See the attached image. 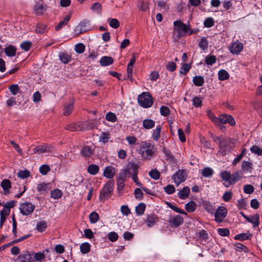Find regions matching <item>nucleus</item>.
<instances>
[{
  "label": "nucleus",
  "instance_id": "4",
  "mask_svg": "<svg viewBox=\"0 0 262 262\" xmlns=\"http://www.w3.org/2000/svg\"><path fill=\"white\" fill-rule=\"evenodd\" d=\"M174 29L177 30L179 34L181 36H185L186 33L189 30V35H191L193 33V31H191L188 26L183 23L180 20H176L173 23Z\"/></svg>",
  "mask_w": 262,
  "mask_h": 262
},
{
  "label": "nucleus",
  "instance_id": "6",
  "mask_svg": "<svg viewBox=\"0 0 262 262\" xmlns=\"http://www.w3.org/2000/svg\"><path fill=\"white\" fill-rule=\"evenodd\" d=\"M53 147L50 144H43L33 149V154H43L49 152L53 150Z\"/></svg>",
  "mask_w": 262,
  "mask_h": 262
},
{
  "label": "nucleus",
  "instance_id": "18",
  "mask_svg": "<svg viewBox=\"0 0 262 262\" xmlns=\"http://www.w3.org/2000/svg\"><path fill=\"white\" fill-rule=\"evenodd\" d=\"M1 186L4 190V193L7 195L10 193L9 189L11 187V182L8 179L3 180L1 184Z\"/></svg>",
  "mask_w": 262,
  "mask_h": 262
},
{
  "label": "nucleus",
  "instance_id": "12",
  "mask_svg": "<svg viewBox=\"0 0 262 262\" xmlns=\"http://www.w3.org/2000/svg\"><path fill=\"white\" fill-rule=\"evenodd\" d=\"M243 49V44L238 40L234 41L233 43H232L230 48V52L232 54H239L242 51Z\"/></svg>",
  "mask_w": 262,
  "mask_h": 262
},
{
  "label": "nucleus",
  "instance_id": "64",
  "mask_svg": "<svg viewBox=\"0 0 262 262\" xmlns=\"http://www.w3.org/2000/svg\"><path fill=\"white\" fill-rule=\"evenodd\" d=\"M232 195V193L230 191H227L224 193V194L222 196V199H223V200L224 201L228 202L231 199Z\"/></svg>",
  "mask_w": 262,
  "mask_h": 262
},
{
  "label": "nucleus",
  "instance_id": "21",
  "mask_svg": "<svg viewBox=\"0 0 262 262\" xmlns=\"http://www.w3.org/2000/svg\"><path fill=\"white\" fill-rule=\"evenodd\" d=\"M242 171H237L231 174L230 185L235 183L237 181L239 180L242 177Z\"/></svg>",
  "mask_w": 262,
  "mask_h": 262
},
{
  "label": "nucleus",
  "instance_id": "57",
  "mask_svg": "<svg viewBox=\"0 0 262 262\" xmlns=\"http://www.w3.org/2000/svg\"><path fill=\"white\" fill-rule=\"evenodd\" d=\"M199 47L203 50H206L207 49L208 42L205 37H202L201 38V41L199 42Z\"/></svg>",
  "mask_w": 262,
  "mask_h": 262
},
{
  "label": "nucleus",
  "instance_id": "62",
  "mask_svg": "<svg viewBox=\"0 0 262 262\" xmlns=\"http://www.w3.org/2000/svg\"><path fill=\"white\" fill-rule=\"evenodd\" d=\"M192 101H193V105L196 107H199L202 105V100L200 97H194Z\"/></svg>",
  "mask_w": 262,
  "mask_h": 262
},
{
  "label": "nucleus",
  "instance_id": "49",
  "mask_svg": "<svg viewBox=\"0 0 262 262\" xmlns=\"http://www.w3.org/2000/svg\"><path fill=\"white\" fill-rule=\"evenodd\" d=\"M109 21V25L114 29H117L119 27V22L118 19L116 18H109L108 19Z\"/></svg>",
  "mask_w": 262,
  "mask_h": 262
},
{
  "label": "nucleus",
  "instance_id": "1",
  "mask_svg": "<svg viewBox=\"0 0 262 262\" xmlns=\"http://www.w3.org/2000/svg\"><path fill=\"white\" fill-rule=\"evenodd\" d=\"M156 148L150 142H142L139 150L141 157L146 160H150L156 155Z\"/></svg>",
  "mask_w": 262,
  "mask_h": 262
},
{
  "label": "nucleus",
  "instance_id": "9",
  "mask_svg": "<svg viewBox=\"0 0 262 262\" xmlns=\"http://www.w3.org/2000/svg\"><path fill=\"white\" fill-rule=\"evenodd\" d=\"M218 125L220 124H226L228 123L230 125L233 126L235 124V121L234 119L229 115L223 114L219 117Z\"/></svg>",
  "mask_w": 262,
  "mask_h": 262
},
{
  "label": "nucleus",
  "instance_id": "48",
  "mask_svg": "<svg viewBox=\"0 0 262 262\" xmlns=\"http://www.w3.org/2000/svg\"><path fill=\"white\" fill-rule=\"evenodd\" d=\"M99 218V215L95 211L92 212L89 215L90 222L92 224L96 223L98 221Z\"/></svg>",
  "mask_w": 262,
  "mask_h": 262
},
{
  "label": "nucleus",
  "instance_id": "19",
  "mask_svg": "<svg viewBox=\"0 0 262 262\" xmlns=\"http://www.w3.org/2000/svg\"><path fill=\"white\" fill-rule=\"evenodd\" d=\"M46 10V7L42 4L36 3L34 6V11L36 15H42Z\"/></svg>",
  "mask_w": 262,
  "mask_h": 262
},
{
  "label": "nucleus",
  "instance_id": "50",
  "mask_svg": "<svg viewBox=\"0 0 262 262\" xmlns=\"http://www.w3.org/2000/svg\"><path fill=\"white\" fill-rule=\"evenodd\" d=\"M206 63L208 65L211 66L216 62V57L213 55H209L206 57Z\"/></svg>",
  "mask_w": 262,
  "mask_h": 262
},
{
  "label": "nucleus",
  "instance_id": "26",
  "mask_svg": "<svg viewBox=\"0 0 262 262\" xmlns=\"http://www.w3.org/2000/svg\"><path fill=\"white\" fill-rule=\"evenodd\" d=\"M193 84L197 86H201L204 83V78L201 76H195L192 79Z\"/></svg>",
  "mask_w": 262,
  "mask_h": 262
},
{
  "label": "nucleus",
  "instance_id": "16",
  "mask_svg": "<svg viewBox=\"0 0 262 262\" xmlns=\"http://www.w3.org/2000/svg\"><path fill=\"white\" fill-rule=\"evenodd\" d=\"M158 221L157 215L154 214H148L146 220V223L148 227L153 226Z\"/></svg>",
  "mask_w": 262,
  "mask_h": 262
},
{
  "label": "nucleus",
  "instance_id": "27",
  "mask_svg": "<svg viewBox=\"0 0 262 262\" xmlns=\"http://www.w3.org/2000/svg\"><path fill=\"white\" fill-rule=\"evenodd\" d=\"M59 57L60 61L64 64L68 63L71 60V56L66 53H60Z\"/></svg>",
  "mask_w": 262,
  "mask_h": 262
},
{
  "label": "nucleus",
  "instance_id": "32",
  "mask_svg": "<svg viewBox=\"0 0 262 262\" xmlns=\"http://www.w3.org/2000/svg\"><path fill=\"white\" fill-rule=\"evenodd\" d=\"M99 166L95 164H91L88 167V172L92 175H95L99 172Z\"/></svg>",
  "mask_w": 262,
  "mask_h": 262
},
{
  "label": "nucleus",
  "instance_id": "63",
  "mask_svg": "<svg viewBox=\"0 0 262 262\" xmlns=\"http://www.w3.org/2000/svg\"><path fill=\"white\" fill-rule=\"evenodd\" d=\"M165 191L167 194H172L175 191V188L172 185H168L164 188Z\"/></svg>",
  "mask_w": 262,
  "mask_h": 262
},
{
  "label": "nucleus",
  "instance_id": "17",
  "mask_svg": "<svg viewBox=\"0 0 262 262\" xmlns=\"http://www.w3.org/2000/svg\"><path fill=\"white\" fill-rule=\"evenodd\" d=\"M80 153L84 158H89L93 154V149L89 146H84L81 149Z\"/></svg>",
  "mask_w": 262,
  "mask_h": 262
},
{
  "label": "nucleus",
  "instance_id": "2",
  "mask_svg": "<svg viewBox=\"0 0 262 262\" xmlns=\"http://www.w3.org/2000/svg\"><path fill=\"white\" fill-rule=\"evenodd\" d=\"M114 187V182L113 181H109L106 183L100 192L99 195L100 199L103 201L108 199L111 196Z\"/></svg>",
  "mask_w": 262,
  "mask_h": 262
},
{
  "label": "nucleus",
  "instance_id": "5",
  "mask_svg": "<svg viewBox=\"0 0 262 262\" xmlns=\"http://www.w3.org/2000/svg\"><path fill=\"white\" fill-rule=\"evenodd\" d=\"M172 179L175 184L178 186L179 184L185 181L186 179V174L184 170H179L173 174Z\"/></svg>",
  "mask_w": 262,
  "mask_h": 262
},
{
  "label": "nucleus",
  "instance_id": "55",
  "mask_svg": "<svg viewBox=\"0 0 262 262\" xmlns=\"http://www.w3.org/2000/svg\"><path fill=\"white\" fill-rule=\"evenodd\" d=\"M50 170V166L46 164L41 165L39 168V172L43 175L47 174Z\"/></svg>",
  "mask_w": 262,
  "mask_h": 262
},
{
  "label": "nucleus",
  "instance_id": "58",
  "mask_svg": "<svg viewBox=\"0 0 262 262\" xmlns=\"http://www.w3.org/2000/svg\"><path fill=\"white\" fill-rule=\"evenodd\" d=\"M254 190V187L250 184L245 185L244 186V191L247 194H251Z\"/></svg>",
  "mask_w": 262,
  "mask_h": 262
},
{
  "label": "nucleus",
  "instance_id": "23",
  "mask_svg": "<svg viewBox=\"0 0 262 262\" xmlns=\"http://www.w3.org/2000/svg\"><path fill=\"white\" fill-rule=\"evenodd\" d=\"M114 59L110 56H103L100 60V63L102 66H107L112 64Z\"/></svg>",
  "mask_w": 262,
  "mask_h": 262
},
{
  "label": "nucleus",
  "instance_id": "36",
  "mask_svg": "<svg viewBox=\"0 0 262 262\" xmlns=\"http://www.w3.org/2000/svg\"><path fill=\"white\" fill-rule=\"evenodd\" d=\"M6 54L9 57H13L15 55L16 49L12 46L6 48L5 50Z\"/></svg>",
  "mask_w": 262,
  "mask_h": 262
},
{
  "label": "nucleus",
  "instance_id": "44",
  "mask_svg": "<svg viewBox=\"0 0 262 262\" xmlns=\"http://www.w3.org/2000/svg\"><path fill=\"white\" fill-rule=\"evenodd\" d=\"M219 79L220 80H225L229 78V75L228 72L225 70H221L218 73Z\"/></svg>",
  "mask_w": 262,
  "mask_h": 262
},
{
  "label": "nucleus",
  "instance_id": "28",
  "mask_svg": "<svg viewBox=\"0 0 262 262\" xmlns=\"http://www.w3.org/2000/svg\"><path fill=\"white\" fill-rule=\"evenodd\" d=\"M173 227H177L183 223V217L179 215L176 216L171 221ZM172 227V226H171Z\"/></svg>",
  "mask_w": 262,
  "mask_h": 262
},
{
  "label": "nucleus",
  "instance_id": "33",
  "mask_svg": "<svg viewBox=\"0 0 262 262\" xmlns=\"http://www.w3.org/2000/svg\"><path fill=\"white\" fill-rule=\"evenodd\" d=\"M203 208L205 210L208 211L210 213H213L214 210V207L208 201H204L203 203Z\"/></svg>",
  "mask_w": 262,
  "mask_h": 262
},
{
  "label": "nucleus",
  "instance_id": "24",
  "mask_svg": "<svg viewBox=\"0 0 262 262\" xmlns=\"http://www.w3.org/2000/svg\"><path fill=\"white\" fill-rule=\"evenodd\" d=\"M71 18L70 15H67L63 19L62 21H60L55 28V29L56 31H59L61 29H62L64 26H66L69 21L70 20Z\"/></svg>",
  "mask_w": 262,
  "mask_h": 262
},
{
  "label": "nucleus",
  "instance_id": "59",
  "mask_svg": "<svg viewBox=\"0 0 262 262\" xmlns=\"http://www.w3.org/2000/svg\"><path fill=\"white\" fill-rule=\"evenodd\" d=\"M157 5L160 10H163L165 11H167L169 9L168 6L166 4V3L162 1H158L157 2Z\"/></svg>",
  "mask_w": 262,
  "mask_h": 262
},
{
  "label": "nucleus",
  "instance_id": "7",
  "mask_svg": "<svg viewBox=\"0 0 262 262\" xmlns=\"http://www.w3.org/2000/svg\"><path fill=\"white\" fill-rule=\"evenodd\" d=\"M227 214V210L225 207L223 206L219 207L214 214L215 221L218 223L222 222L223 219L226 216Z\"/></svg>",
  "mask_w": 262,
  "mask_h": 262
},
{
  "label": "nucleus",
  "instance_id": "20",
  "mask_svg": "<svg viewBox=\"0 0 262 262\" xmlns=\"http://www.w3.org/2000/svg\"><path fill=\"white\" fill-rule=\"evenodd\" d=\"M190 193V188L188 186H185L180 190L178 193V196L183 200L187 198Z\"/></svg>",
  "mask_w": 262,
  "mask_h": 262
},
{
  "label": "nucleus",
  "instance_id": "51",
  "mask_svg": "<svg viewBox=\"0 0 262 262\" xmlns=\"http://www.w3.org/2000/svg\"><path fill=\"white\" fill-rule=\"evenodd\" d=\"M85 23L81 22L79 24V25L76 27L75 29V31L78 32L79 34L84 33L87 31V30L85 28Z\"/></svg>",
  "mask_w": 262,
  "mask_h": 262
},
{
  "label": "nucleus",
  "instance_id": "3",
  "mask_svg": "<svg viewBox=\"0 0 262 262\" xmlns=\"http://www.w3.org/2000/svg\"><path fill=\"white\" fill-rule=\"evenodd\" d=\"M140 105L144 108L150 107L153 104V99L149 93L144 92L138 97Z\"/></svg>",
  "mask_w": 262,
  "mask_h": 262
},
{
  "label": "nucleus",
  "instance_id": "52",
  "mask_svg": "<svg viewBox=\"0 0 262 262\" xmlns=\"http://www.w3.org/2000/svg\"><path fill=\"white\" fill-rule=\"evenodd\" d=\"M85 50V46L82 43H79L75 45V50L78 54L82 53Z\"/></svg>",
  "mask_w": 262,
  "mask_h": 262
},
{
  "label": "nucleus",
  "instance_id": "8",
  "mask_svg": "<svg viewBox=\"0 0 262 262\" xmlns=\"http://www.w3.org/2000/svg\"><path fill=\"white\" fill-rule=\"evenodd\" d=\"M34 209V205L28 202L22 204L20 207V212L26 215L32 214Z\"/></svg>",
  "mask_w": 262,
  "mask_h": 262
},
{
  "label": "nucleus",
  "instance_id": "34",
  "mask_svg": "<svg viewBox=\"0 0 262 262\" xmlns=\"http://www.w3.org/2000/svg\"><path fill=\"white\" fill-rule=\"evenodd\" d=\"M252 237V234L249 233H241L237 234L235 236L234 239L239 241H244L249 239Z\"/></svg>",
  "mask_w": 262,
  "mask_h": 262
},
{
  "label": "nucleus",
  "instance_id": "22",
  "mask_svg": "<svg viewBox=\"0 0 262 262\" xmlns=\"http://www.w3.org/2000/svg\"><path fill=\"white\" fill-rule=\"evenodd\" d=\"M259 216L258 214H255L254 215L251 216L250 217L248 216L246 220L253 224V227H257L259 225Z\"/></svg>",
  "mask_w": 262,
  "mask_h": 262
},
{
  "label": "nucleus",
  "instance_id": "38",
  "mask_svg": "<svg viewBox=\"0 0 262 262\" xmlns=\"http://www.w3.org/2000/svg\"><path fill=\"white\" fill-rule=\"evenodd\" d=\"M145 204L143 203H141L138 205L136 207V213L138 215H141L143 214L145 210Z\"/></svg>",
  "mask_w": 262,
  "mask_h": 262
},
{
  "label": "nucleus",
  "instance_id": "61",
  "mask_svg": "<svg viewBox=\"0 0 262 262\" xmlns=\"http://www.w3.org/2000/svg\"><path fill=\"white\" fill-rule=\"evenodd\" d=\"M204 25L207 28L212 27L214 25L213 19L211 17L206 18L204 21Z\"/></svg>",
  "mask_w": 262,
  "mask_h": 262
},
{
  "label": "nucleus",
  "instance_id": "11",
  "mask_svg": "<svg viewBox=\"0 0 262 262\" xmlns=\"http://www.w3.org/2000/svg\"><path fill=\"white\" fill-rule=\"evenodd\" d=\"M65 129L71 132H76L85 129V127L83 126V123H71L67 125Z\"/></svg>",
  "mask_w": 262,
  "mask_h": 262
},
{
  "label": "nucleus",
  "instance_id": "40",
  "mask_svg": "<svg viewBox=\"0 0 262 262\" xmlns=\"http://www.w3.org/2000/svg\"><path fill=\"white\" fill-rule=\"evenodd\" d=\"M62 195V192L58 189H55L51 192V197L54 199H58Z\"/></svg>",
  "mask_w": 262,
  "mask_h": 262
},
{
  "label": "nucleus",
  "instance_id": "15",
  "mask_svg": "<svg viewBox=\"0 0 262 262\" xmlns=\"http://www.w3.org/2000/svg\"><path fill=\"white\" fill-rule=\"evenodd\" d=\"M17 259L19 260H25L26 262H33L34 258L32 255L28 251H25L20 254Z\"/></svg>",
  "mask_w": 262,
  "mask_h": 262
},
{
  "label": "nucleus",
  "instance_id": "45",
  "mask_svg": "<svg viewBox=\"0 0 262 262\" xmlns=\"http://www.w3.org/2000/svg\"><path fill=\"white\" fill-rule=\"evenodd\" d=\"M149 175L152 179L157 180L160 178V173L157 169H154L149 171Z\"/></svg>",
  "mask_w": 262,
  "mask_h": 262
},
{
  "label": "nucleus",
  "instance_id": "56",
  "mask_svg": "<svg viewBox=\"0 0 262 262\" xmlns=\"http://www.w3.org/2000/svg\"><path fill=\"white\" fill-rule=\"evenodd\" d=\"M138 8L142 11H145L148 9V7L147 4L140 0L138 2Z\"/></svg>",
  "mask_w": 262,
  "mask_h": 262
},
{
  "label": "nucleus",
  "instance_id": "46",
  "mask_svg": "<svg viewBox=\"0 0 262 262\" xmlns=\"http://www.w3.org/2000/svg\"><path fill=\"white\" fill-rule=\"evenodd\" d=\"M47 227V223L45 221H41L37 223L36 228L39 232H41L46 229Z\"/></svg>",
  "mask_w": 262,
  "mask_h": 262
},
{
  "label": "nucleus",
  "instance_id": "14",
  "mask_svg": "<svg viewBox=\"0 0 262 262\" xmlns=\"http://www.w3.org/2000/svg\"><path fill=\"white\" fill-rule=\"evenodd\" d=\"M241 169L243 172H251L253 170V163L251 161H244L242 162Z\"/></svg>",
  "mask_w": 262,
  "mask_h": 262
},
{
  "label": "nucleus",
  "instance_id": "60",
  "mask_svg": "<svg viewBox=\"0 0 262 262\" xmlns=\"http://www.w3.org/2000/svg\"><path fill=\"white\" fill-rule=\"evenodd\" d=\"M108 238L111 242H115L118 238V235L115 232H111L107 235Z\"/></svg>",
  "mask_w": 262,
  "mask_h": 262
},
{
  "label": "nucleus",
  "instance_id": "41",
  "mask_svg": "<svg viewBox=\"0 0 262 262\" xmlns=\"http://www.w3.org/2000/svg\"><path fill=\"white\" fill-rule=\"evenodd\" d=\"M161 131V126H157L155 129L153 130L152 137L155 141H158L160 138V133Z\"/></svg>",
  "mask_w": 262,
  "mask_h": 262
},
{
  "label": "nucleus",
  "instance_id": "31",
  "mask_svg": "<svg viewBox=\"0 0 262 262\" xmlns=\"http://www.w3.org/2000/svg\"><path fill=\"white\" fill-rule=\"evenodd\" d=\"M91 10L92 11L100 15L102 12V6L99 3H95L92 4L91 7Z\"/></svg>",
  "mask_w": 262,
  "mask_h": 262
},
{
  "label": "nucleus",
  "instance_id": "13",
  "mask_svg": "<svg viewBox=\"0 0 262 262\" xmlns=\"http://www.w3.org/2000/svg\"><path fill=\"white\" fill-rule=\"evenodd\" d=\"M116 171V169L114 167L108 166L104 169L103 176L107 179H112L115 175Z\"/></svg>",
  "mask_w": 262,
  "mask_h": 262
},
{
  "label": "nucleus",
  "instance_id": "29",
  "mask_svg": "<svg viewBox=\"0 0 262 262\" xmlns=\"http://www.w3.org/2000/svg\"><path fill=\"white\" fill-rule=\"evenodd\" d=\"M214 173L213 170L210 167H207L203 168L202 170V174L204 177L210 178Z\"/></svg>",
  "mask_w": 262,
  "mask_h": 262
},
{
  "label": "nucleus",
  "instance_id": "30",
  "mask_svg": "<svg viewBox=\"0 0 262 262\" xmlns=\"http://www.w3.org/2000/svg\"><path fill=\"white\" fill-rule=\"evenodd\" d=\"M155 122L151 119H144L143 121V126L147 129H149L154 127Z\"/></svg>",
  "mask_w": 262,
  "mask_h": 262
},
{
  "label": "nucleus",
  "instance_id": "53",
  "mask_svg": "<svg viewBox=\"0 0 262 262\" xmlns=\"http://www.w3.org/2000/svg\"><path fill=\"white\" fill-rule=\"evenodd\" d=\"M106 119L112 122H114L117 120V117L116 115L112 112H108L106 114L105 116Z\"/></svg>",
  "mask_w": 262,
  "mask_h": 262
},
{
  "label": "nucleus",
  "instance_id": "35",
  "mask_svg": "<svg viewBox=\"0 0 262 262\" xmlns=\"http://www.w3.org/2000/svg\"><path fill=\"white\" fill-rule=\"evenodd\" d=\"M229 142V139L227 138L222 137V139L219 143V146L221 149V150H223V151H225L226 150V147L227 145Z\"/></svg>",
  "mask_w": 262,
  "mask_h": 262
},
{
  "label": "nucleus",
  "instance_id": "43",
  "mask_svg": "<svg viewBox=\"0 0 262 262\" xmlns=\"http://www.w3.org/2000/svg\"><path fill=\"white\" fill-rule=\"evenodd\" d=\"M47 30V25L42 24H38L35 29L36 32L40 34L45 33Z\"/></svg>",
  "mask_w": 262,
  "mask_h": 262
},
{
  "label": "nucleus",
  "instance_id": "37",
  "mask_svg": "<svg viewBox=\"0 0 262 262\" xmlns=\"http://www.w3.org/2000/svg\"><path fill=\"white\" fill-rule=\"evenodd\" d=\"M196 205L193 201H190L185 204V209L189 212H193L196 209Z\"/></svg>",
  "mask_w": 262,
  "mask_h": 262
},
{
  "label": "nucleus",
  "instance_id": "54",
  "mask_svg": "<svg viewBox=\"0 0 262 262\" xmlns=\"http://www.w3.org/2000/svg\"><path fill=\"white\" fill-rule=\"evenodd\" d=\"M250 150L252 153L256 154L258 156L262 155V148H259L258 146H252L250 148Z\"/></svg>",
  "mask_w": 262,
  "mask_h": 262
},
{
  "label": "nucleus",
  "instance_id": "25",
  "mask_svg": "<svg viewBox=\"0 0 262 262\" xmlns=\"http://www.w3.org/2000/svg\"><path fill=\"white\" fill-rule=\"evenodd\" d=\"M74 109V104L71 102L69 104H65L63 110V115L64 116L70 115Z\"/></svg>",
  "mask_w": 262,
  "mask_h": 262
},
{
  "label": "nucleus",
  "instance_id": "10",
  "mask_svg": "<svg viewBox=\"0 0 262 262\" xmlns=\"http://www.w3.org/2000/svg\"><path fill=\"white\" fill-rule=\"evenodd\" d=\"M138 169L139 166L138 164L134 163H129L125 170L127 174L132 177L138 174Z\"/></svg>",
  "mask_w": 262,
  "mask_h": 262
},
{
  "label": "nucleus",
  "instance_id": "47",
  "mask_svg": "<svg viewBox=\"0 0 262 262\" xmlns=\"http://www.w3.org/2000/svg\"><path fill=\"white\" fill-rule=\"evenodd\" d=\"M17 176L20 179H25L29 177L30 176V172L28 170H19L17 172Z\"/></svg>",
  "mask_w": 262,
  "mask_h": 262
},
{
  "label": "nucleus",
  "instance_id": "39",
  "mask_svg": "<svg viewBox=\"0 0 262 262\" xmlns=\"http://www.w3.org/2000/svg\"><path fill=\"white\" fill-rule=\"evenodd\" d=\"M91 245L88 243H83L80 246V252L82 254H86L90 251Z\"/></svg>",
  "mask_w": 262,
  "mask_h": 262
},
{
  "label": "nucleus",
  "instance_id": "42",
  "mask_svg": "<svg viewBox=\"0 0 262 262\" xmlns=\"http://www.w3.org/2000/svg\"><path fill=\"white\" fill-rule=\"evenodd\" d=\"M220 175L223 180L228 182L229 184L230 183L231 174L230 172L226 170L223 171L221 172Z\"/></svg>",
  "mask_w": 262,
  "mask_h": 262
}]
</instances>
